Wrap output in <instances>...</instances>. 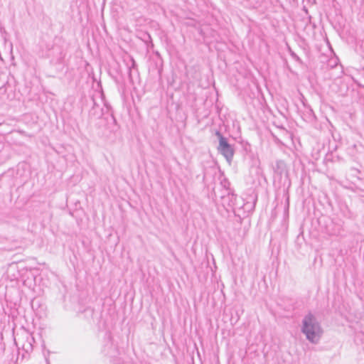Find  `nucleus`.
I'll return each instance as SVG.
<instances>
[{
	"mask_svg": "<svg viewBox=\"0 0 364 364\" xmlns=\"http://www.w3.org/2000/svg\"><path fill=\"white\" fill-rule=\"evenodd\" d=\"M219 136V151L228 159H230L233 156V150L230 145L228 143L227 140L222 136L219 133L217 134Z\"/></svg>",
	"mask_w": 364,
	"mask_h": 364,
	"instance_id": "f03ea898",
	"label": "nucleus"
},
{
	"mask_svg": "<svg viewBox=\"0 0 364 364\" xmlns=\"http://www.w3.org/2000/svg\"><path fill=\"white\" fill-rule=\"evenodd\" d=\"M303 331L307 338L311 342H316L319 339L321 330L311 314H309L305 317L304 320Z\"/></svg>",
	"mask_w": 364,
	"mask_h": 364,
	"instance_id": "f257e3e1",
	"label": "nucleus"
}]
</instances>
